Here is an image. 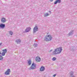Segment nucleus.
Returning <instances> with one entry per match:
<instances>
[{
  "mask_svg": "<svg viewBox=\"0 0 77 77\" xmlns=\"http://www.w3.org/2000/svg\"><path fill=\"white\" fill-rule=\"evenodd\" d=\"M62 47L57 48L56 49H55L54 51L53 52L52 55H54V54H60V53L62 52Z\"/></svg>",
  "mask_w": 77,
  "mask_h": 77,
  "instance_id": "f257e3e1",
  "label": "nucleus"
},
{
  "mask_svg": "<svg viewBox=\"0 0 77 77\" xmlns=\"http://www.w3.org/2000/svg\"><path fill=\"white\" fill-rule=\"evenodd\" d=\"M44 39L46 41H51L52 39V36L50 35H46Z\"/></svg>",
  "mask_w": 77,
  "mask_h": 77,
  "instance_id": "f03ea898",
  "label": "nucleus"
},
{
  "mask_svg": "<svg viewBox=\"0 0 77 77\" xmlns=\"http://www.w3.org/2000/svg\"><path fill=\"white\" fill-rule=\"evenodd\" d=\"M36 64H35V63H33L32 65L29 68V70L34 69H35L36 68Z\"/></svg>",
  "mask_w": 77,
  "mask_h": 77,
  "instance_id": "7ed1b4c3",
  "label": "nucleus"
},
{
  "mask_svg": "<svg viewBox=\"0 0 77 77\" xmlns=\"http://www.w3.org/2000/svg\"><path fill=\"white\" fill-rule=\"evenodd\" d=\"M38 30V27L37 26H35L34 27L33 29V33H36L37 31Z\"/></svg>",
  "mask_w": 77,
  "mask_h": 77,
  "instance_id": "20e7f679",
  "label": "nucleus"
},
{
  "mask_svg": "<svg viewBox=\"0 0 77 77\" xmlns=\"http://www.w3.org/2000/svg\"><path fill=\"white\" fill-rule=\"evenodd\" d=\"M11 72V69H8L5 72V75H9L10 73Z\"/></svg>",
  "mask_w": 77,
  "mask_h": 77,
  "instance_id": "39448f33",
  "label": "nucleus"
},
{
  "mask_svg": "<svg viewBox=\"0 0 77 77\" xmlns=\"http://www.w3.org/2000/svg\"><path fill=\"white\" fill-rule=\"evenodd\" d=\"M35 60L37 62H39L41 61V58L39 57H36Z\"/></svg>",
  "mask_w": 77,
  "mask_h": 77,
  "instance_id": "423d86ee",
  "label": "nucleus"
},
{
  "mask_svg": "<svg viewBox=\"0 0 77 77\" xmlns=\"http://www.w3.org/2000/svg\"><path fill=\"white\" fill-rule=\"evenodd\" d=\"M15 42L17 43V44H18L20 43L21 42V40L20 39H17L15 40Z\"/></svg>",
  "mask_w": 77,
  "mask_h": 77,
  "instance_id": "0eeeda50",
  "label": "nucleus"
},
{
  "mask_svg": "<svg viewBox=\"0 0 77 77\" xmlns=\"http://www.w3.org/2000/svg\"><path fill=\"white\" fill-rule=\"evenodd\" d=\"M5 25L2 23H1L0 24V28H1V29H3L5 28Z\"/></svg>",
  "mask_w": 77,
  "mask_h": 77,
  "instance_id": "6e6552de",
  "label": "nucleus"
},
{
  "mask_svg": "<svg viewBox=\"0 0 77 77\" xmlns=\"http://www.w3.org/2000/svg\"><path fill=\"white\" fill-rule=\"evenodd\" d=\"M1 21L2 23H5L6 22V19L3 17H2L1 20Z\"/></svg>",
  "mask_w": 77,
  "mask_h": 77,
  "instance_id": "1a4fd4ad",
  "label": "nucleus"
},
{
  "mask_svg": "<svg viewBox=\"0 0 77 77\" xmlns=\"http://www.w3.org/2000/svg\"><path fill=\"white\" fill-rule=\"evenodd\" d=\"M30 30H31V28H30V27H28L26 28L25 30L26 32H29Z\"/></svg>",
  "mask_w": 77,
  "mask_h": 77,
  "instance_id": "9d476101",
  "label": "nucleus"
},
{
  "mask_svg": "<svg viewBox=\"0 0 77 77\" xmlns=\"http://www.w3.org/2000/svg\"><path fill=\"white\" fill-rule=\"evenodd\" d=\"M45 70V67L43 66H42L40 68V71H44Z\"/></svg>",
  "mask_w": 77,
  "mask_h": 77,
  "instance_id": "9b49d317",
  "label": "nucleus"
},
{
  "mask_svg": "<svg viewBox=\"0 0 77 77\" xmlns=\"http://www.w3.org/2000/svg\"><path fill=\"white\" fill-rule=\"evenodd\" d=\"M73 33H74V31L73 30H72L69 33L68 35H72Z\"/></svg>",
  "mask_w": 77,
  "mask_h": 77,
  "instance_id": "f8f14e48",
  "label": "nucleus"
},
{
  "mask_svg": "<svg viewBox=\"0 0 77 77\" xmlns=\"http://www.w3.org/2000/svg\"><path fill=\"white\" fill-rule=\"evenodd\" d=\"M73 74H74V72L73 71H72L70 72V75H71V76H72V77H75L74 75L72 76L73 75Z\"/></svg>",
  "mask_w": 77,
  "mask_h": 77,
  "instance_id": "ddd939ff",
  "label": "nucleus"
},
{
  "mask_svg": "<svg viewBox=\"0 0 77 77\" xmlns=\"http://www.w3.org/2000/svg\"><path fill=\"white\" fill-rule=\"evenodd\" d=\"M32 63V61H31V60H30L28 61V63L29 65H31V63Z\"/></svg>",
  "mask_w": 77,
  "mask_h": 77,
  "instance_id": "4468645a",
  "label": "nucleus"
},
{
  "mask_svg": "<svg viewBox=\"0 0 77 77\" xmlns=\"http://www.w3.org/2000/svg\"><path fill=\"white\" fill-rule=\"evenodd\" d=\"M2 51L3 52H4V53H6L7 52V49H5L3 50Z\"/></svg>",
  "mask_w": 77,
  "mask_h": 77,
  "instance_id": "2eb2a0df",
  "label": "nucleus"
},
{
  "mask_svg": "<svg viewBox=\"0 0 77 77\" xmlns=\"http://www.w3.org/2000/svg\"><path fill=\"white\" fill-rule=\"evenodd\" d=\"M48 15H49V13H46L44 15V17H47V16H48Z\"/></svg>",
  "mask_w": 77,
  "mask_h": 77,
  "instance_id": "dca6fc26",
  "label": "nucleus"
},
{
  "mask_svg": "<svg viewBox=\"0 0 77 77\" xmlns=\"http://www.w3.org/2000/svg\"><path fill=\"white\" fill-rule=\"evenodd\" d=\"M33 46H34V47H37L38 46V44L36 43H34Z\"/></svg>",
  "mask_w": 77,
  "mask_h": 77,
  "instance_id": "f3484780",
  "label": "nucleus"
},
{
  "mask_svg": "<svg viewBox=\"0 0 77 77\" xmlns=\"http://www.w3.org/2000/svg\"><path fill=\"white\" fill-rule=\"evenodd\" d=\"M3 59V57L2 56H0V60H2Z\"/></svg>",
  "mask_w": 77,
  "mask_h": 77,
  "instance_id": "a211bd4d",
  "label": "nucleus"
},
{
  "mask_svg": "<svg viewBox=\"0 0 77 77\" xmlns=\"http://www.w3.org/2000/svg\"><path fill=\"white\" fill-rule=\"evenodd\" d=\"M57 3H60V2H61V0H57Z\"/></svg>",
  "mask_w": 77,
  "mask_h": 77,
  "instance_id": "6ab92c4d",
  "label": "nucleus"
},
{
  "mask_svg": "<svg viewBox=\"0 0 77 77\" xmlns=\"http://www.w3.org/2000/svg\"><path fill=\"white\" fill-rule=\"evenodd\" d=\"M56 60V57H54L52 58V60H53V61H54V60Z\"/></svg>",
  "mask_w": 77,
  "mask_h": 77,
  "instance_id": "aec40b11",
  "label": "nucleus"
},
{
  "mask_svg": "<svg viewBox=\"0 0 77 77\" xmlns=\"http://www.w3.org/2000/svg\"><path fill=\"white\" fill-rule=\"evenodd\" d=\"M2 56H5V52H2Z\"/></svg>",
  "mask_w": 77,
  "mask_h": 77,
  "instance_id": "412c9836",
  "label": "nucleus"
},
{
  "mask_svg": "<svg viewBox=\"0 0 77 77\" xmlns=\"http://www.w3.org/2000/svg\"><path fill=\"white\" fill-rule=\"evenodd\" d=\"M10 34L11 35H13V32H10Z\"/></svg>",
  "mask_w": 77,
  "mask_h": 77,
  "instance_id": "4be33fe9",
  "label": "nucleus"
},
{
  "mask_svg": "<svg viewBox=\"0 0 77 77\" xmlns=\"http://www.w3.org/2000/svg\"><path fill=\"white\" fill-rule=\"evenodd\" d=\"M57 0H56V1L55 2L54 4V5H56V4H57Z\"/></svg>",
  "mask_w": 77,
  "mask_h": 77,
  "instance_id": "5701e85b",
  "label": "nucleus"
},
{
  "mask_svg": "<svg viewBox=\"0 0 77 77\" xmlns=\"http://www.w3.org/2000/svg\"><path fill=\"white\" fill-rule=\"evenodd\" d=\"M0 56H3V55H2V54L1 52H0Z\"/></svg>",
  "mask_w": 77,
  "mask_h": 77,
  "instance_id": "b1692460",
  "label": "nucleus"
},
{
  "mask_svg": "<svg viewBox=\"0 0 77 77\" xmlns=\"http://www.w3.org/2000/svg\"><path fill=\"white\" fill-rule=\"evenodd\" d=\"M56 75H57V74H55L54 75H53V77H54L56 76Z\"/></svg>",
  "mask_w": 77,
  "mask_h": 77,
  "instance_id": "393cba45",
  "label": "nucleus"
},
{
  "mask_svg": "<svg viewBox=\"0 0 77 77\" xmlns=\"http://www.w3.org/2000/svg\"><path fill=\"white\" fill-rule=\"evenodd\" d=\"M53 50H51L49 51V52L50 53H51V52Z\"/></svg>",
  "mask_w": 77,
  "mask_h": 77,
  "instance_id": "a878e982",
  "label": "nucleus"
},
{
  "mask_svg": "<svg viewBox=\"0 0 77 77\" xmlns=\"http://www.w3.org/2000/svg\"><path fill=\"white\" fill-rule=\"evenodd\" d=\"M49 12L50 13V14H51V12L50 11H49Z\"/></svg>",
  "mask_w": 77,
  "mask_h": 77,
  "instance_id": "bb28decb",
  "label": "nucleus"
},
{
  "mask_svg": "<svg viewBox=\"0 0 77 77\" xmlns=\"http://www.w3.org/2000/svg\"><path fill=\"white\" fill-rule=\"evenodd\" d=\"M50 1H51V2H53V0H50Z\"/></svg>",
  "mask_w": 77,
  "mask_h": 77,
  "instance_id": "cd10ccee",
  "label": "nucleus"
},
{
  "mask_svg": "<svg viewBox=\"0 0 77 77\" xmlns=\"http://www.w3.org/2000/svg\"><path fill=\"white\" fill-rule=\"evenodd\" d=\"M1 45V43H0V45Z\"/></svg>",
  "mask_w": 77,
  "mask_h": 77,
  "instance_id": "c85d7f7f",
  "label": "nucleus"
}]
</instances>
